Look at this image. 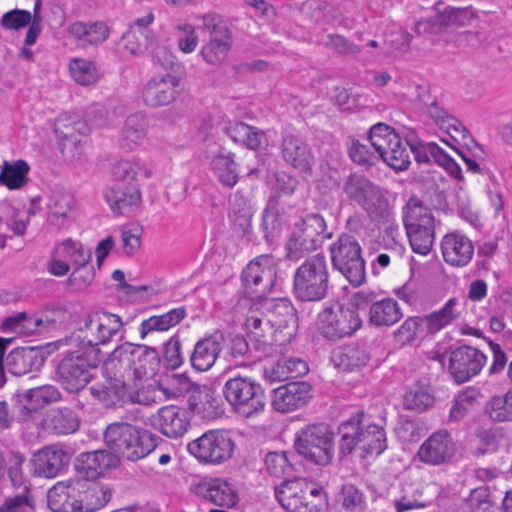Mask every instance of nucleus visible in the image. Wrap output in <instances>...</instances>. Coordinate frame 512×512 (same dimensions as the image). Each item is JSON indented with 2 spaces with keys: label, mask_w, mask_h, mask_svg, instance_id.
Instances as JSON below:
<instances>
[{
  "label": "nucleus",
  "mask_w": 512,
  "mask_h": 512,
  "mask_svg": "<svg viewBox=\"0 0 512 512\" xmlns=\"http://www.w3.org/2000/svg\"><path fill=\"white\" fill-rule=\"evenodd\" d=\"M149 177V172L136 162L118 161L112 169V184L104 190V199L111 210L128 215L139 207L142 197L138 175Z\"/></svg>",
  "instance_id": "obj_1"
},
{
  "label": "nucleus",
  "mask_w": 512,
  "mask_h": 512,
  "mask_svg": "<svg viewBox=\"0 0 512 512\" xmlns=\"http://www.w3.org/2000/svg\"><path fill=\"white\" fill-rule=\"evenodd\" d=\"M340 434L339 456L344 458L356 448L361 450L363 458L378 456L387 448V438L384 428L377 424H366L364 413L342 422L338 427Z\"/></svg>",
  "instance_id": "obj_2"
},
{
  "label": "nucleus",
  "mask_w": 512,
  "mask_h": 512,
  "mask_svg": "<svg viewBox=\"0 0 512 512\" xmlns=\"http://www.w3.org/2000/svg\"><path fill=\"white\" fill-rule=\"evenodd\" d=\"M157 440L151 432L126 422L111 423L104 431V441L112 453L132 462L154 451Z\"/></svg>",
  "instance_id": "obj_3"
},
{
  "label": "nucleus",
  "mask_w": 512,
  "mask_h": 512,
  "mask_svg": "<svg viewBox=\"0 0 512 512\" xmlns=\"http://www.w3.org/2000/svg\"><path fill=\"white\" fill-rule=\"evenodd\" d=\"M121 326L122 322L118 315L85 313L78 317L71 340L76 343V349L85 353L93 352L102 362L99 346L110 342Z\"/></svg>",
  "instance_id": "obj_4"
},
{
  "label": "nucleus",
  "mask_w": 512,
  "mask_h": 512,
  "mask_svg": "<svg viewBox=\"0 0 512 512\" xmlns=\"http://www.w3.org/2000/svg\"><path fill=\"white\" fill-rule=\"evenodd\" d=\"M342 190L347 199L360 206L372 221L389 222L391 207L383 189L366 176L352 173L345 178Z\"/></svg>",
  "instance_id": "obj_5"
},
{
  "label": "nucleus",
  "mask_w": 512,
  "mask_h": 512,
  "mask_svg": "<svg viewBox=\"0 0 512 512\" xmlns=\"http://www.w3.org/2000/svg\"><path fill=\"white\" fill-rule=\"evenodd\" d=\"M329 288V269L326 257L315 254L306 258L296 269L293 279V292L302 302L324 299Z\"/></svg>",
  "instance_id": "obj_6"
},
{
  "label": "nucleus",
  "mask_w": 512,
  "mask_h": 512,
  "mask_svg": "<svg viewBox=\"0 0 512 512\" xmlns=\"http://www.w3.org/2000/svg\"><path fill=\"white\" fill-rule=\"evenodd\" d=\"M275 497L287 512H322L326 503L323 488L305 478L283 481L275 487Z\"/></svg>",
  "instance_id": "obj_7"
},
{
  "label": "nucleus",
  "mask_w": 512,
  "mask_h": 512,
  "mask_svg": "<svg viewBox=\"0 0 512 512\" xmlns=\"http://www.w3.org/2000/svg\"><path fill=\"white\" fill-rule=\"evenodd\" d=\"M101 361L93 352L78 349L65 352L55 367L54 380L66 391L78 393L92 380V370Z\"/></svg>",
  "instance_id": "obj_8"
},
{
  "label": "nucleus",
  "mask_w": 512,
  "mask_h": 512,
  "mask_svg": "<svg viewBox=\"0 0 512 512\" xmlns=\"http://www.w3.org/2000/svg\"><path fill=\"white\" fill-rule=\"evenodd\" d=\"M294 447L308 461L327 466L335 453L334 432L326 423L308 424L296 433Z\"/></svg>",
  "instance_id": "obj_9"
},
{
  "label": "nucleus",
  "mask_w": 512,
  "mask_h": 512,
  "mask_svg": "<svg viewBox=\"0 0 512 512\" xmlns=\"http://www.w3.org/2000/svg\"><path fill=\"white\" fill-rule=\"evenodd\" d=\"M403 222L412 250L427 255L434 243L435 222L431 210L417 197L403 207Z\"/></svg>",
  "instance_id": "obj_10"
},
{
  "label": "nucleus",
  "mask_w": 512,
  "mask_h": 512,
  "mask_svg": "<svg viewBox=\"0 0 512 512\" xmlns=\"http://www.w3.org/2000/svg\"><path fill=\"white\" fill-rule=\"evenodd\" d=\"M222 392L232 409L243 417L258 415L265 409L264 389L250 377L235 376L227 379Z\"/></svg>",
  "instance_id": "obj_11"
},
{
  "label": "nucleus",
  "mask_w": 512,
  "mask_h": 512,
  "mask_svg": "<svg viewBox=\"0 0 512 512\" xmlns=\"http://www.w3.org/2000/svg\"><path fill=\"white\" fill-rule=\"evenodd\" d=\"M369 141L375 152L392 169H408L411 163L408 142H403L390 126L384 123L372 126L369 130Z\"/></svg>",
  "instance_id": "obj_12"
},
{
  "label": "nucleus",
  "mask_w": 512,
  "mask_h": 512,
  "mask_svg": "<svg viewBox=\"0 0 512 512\" xmlns=\"http://www.w3.org/2000/svg\"><path fill=\"white\" fill-rule=\"evenodd\" d=\"M235 447L230 431L214 429L191 441L187 449L200 463L220 465L232 458Z\"/></svg>",
  "instance_id": "obj_13"
},
{
  "label": "nucleus",
  "mask_w": 512,
  "mask_h": 512,
  "mask_svg": "<svg viewBox=\"0 0 512 512\" xmlns=\"http://www.w3.org/2000/svg\"><path fill=\"white\" fill-rule=\"evenodd\" d=\"M331 259L335 269L341 272L354 286L365 279V263L361 256L358 241L349 234H342L330 247Z\"/></svg>",
  "instance_id": "obj_14"
},
{
  "label": "nucleus",
  "mask_w": 512,
  "mask_h": 512,
  "mask_svg": "<svg viewBox=\"0 0 512 512\" xmlns=\"http://www.w3.org/2000/svg\"><path fill=\"white\" fill-rule=\"evenodd\" d=\"M297 184V180L289 175L280 174L276 177L277 194L269 198L262 219L264 237L268 243L274 242L282 227L286 224L284 203L279 193L291 195L295 191Z\"/></svg>",
  "instance_id": "obj_15"
},
{
  "label": "nucleus",
  "mask_w": 512,
  "mask_h": 512,
  "mask_svg": "<svg viewBox=\"0 0 512 512\" xmlns=\"http://www.w3.org/2000/svg\"><path fill=\"white\" fill-rule=\"evenodd\" d=\"M361 319L354 309L336 307L325 308L318 315V328L323 337L337 341L351 336L361 327Z\"/></svg>",
  "instance_id": "obj_16"
},
{
  "label": "nucleus",
  "mask_w": 512,
  "mask_h": 512,
  "mask_svg": "<svg viewBox=\"0 0 512 512\" xmlns=\"http://www.w3.org/2000/svg\"><path fill=\"white\" fill-rule=\"evenodd\" d=\"M241 280L248 293L259 298L265 296L276 281L275 258L270 254L256 257L243 270Z\"/></svg>",
  "instance_id": "obj_17"
},
{
  "label": "nucleus",
  "mask_w": 512,
  "mask_h": 512,
  "mask_svg": "<svg viewBox=\"0 0 512 512\" xmlns=\"http://www.w3.org/2000/svg\"><path fill=\"white\" fill-rule=\"evenodd\" d=\"M256 305L265 317H268V321L274 325L283 341L290 342L294 338L298 329V317L290 300L264 298Z\"/></svg>",
  "instance_id": "obj_18"
},
{
  "label": "nucleus",
  "mask_w": 512,
  "mask_h": 512,
  "mask_svg": "<svg viewBox=\"0 0 512 512\" xmlns=\"http://www.w3.org/2000/svg\"><path fill=\"white\" fill-rule=\"evenodd\" d=\"M245 326L249 339L254 343L257 350L270 354L274 346H282L283 341L274 325L268 321L263 312L254 304L246 317Z\"/></svg>",
  "instance_id": "obj_19"
},
{
  "label": "nucleus",
  "mask_w": 512,
  "mask_h": 512,
  "mask_svg": "<svg viewBox=\"0 0 512 512\" xmlns=\"http://www.w3.org/2000/svg\"><path fill=\"white\" fill-rule=\"evenodd\" d=\"M91 250L79 241L67 238L58 243L51 255L47 269L54 276H64L70 270V265H83L90 262Z\"/></svg>",
  "instance_id": "obj_20"
},
{
  "label": "nucleus",
  "mask_w": 512,
  "mask_h": 512,
  "mask_svg": "<svg viewBox=\"0 0 512 512\" xmlns=\"http://www.w3.org/2000/svg\"><path fill=\"white\" fill-rule=\"evenodd\" d=\"M487 357L479 349L469 345L455 348L450 353L449 372L455 382L461 384L478 375Z\"/></svg>",
  "instance_id": "obj_21"
},
{
  "label": "nucleus",
  "mask_w": 512,
  "mask_h": 512,
  "mask_svg": "<svg viewBox=\"0 0 512 512\" xmlns=\"http://www.w3.org/2000/svg\"><path fill=\"white\" fill-rule=\"evenodd\" d=\"M457 446L445 429L432 433L419 447L417 456L425 464L440 466L452 462Z\"/></svg>",
  "instance_id": "obj_22"
},
{
  "label": "nucleus",
  "mask_w": 512,
  "mask_h": 512,
  "mask_svg": "<svg viewBox=\"0 0 512 512\" xmlns=\"http://www.w3.org/2000/svg\"><path fill=\"white\" fill-rule=\"evenodd\" d=\"M179 85L180 78L173 73L154 75L143 87V101L150 107L169 105L177 98Z\"/></svg>",
  "instance_id": "obj_23"
},
{
  "label": "nucleus",
  "mask_w": 512,
  "mask_h": 512,
  "mask_svg": "<svg viewBox=\"0 0 512 512\" xmlns=\"http://www.w3.org/2000/svg\"><path fill=\"white\" fill-rule=\"evenodd\" d=\"M84 479L58 482L47 493L48 507L53 512H81L80 492Z\"/></svg>",
  "instance_id": "obj_24"
},
{
  "label": "nucleus",
  "mask_w": 512,
  "mask_h": 512,
  "mask_svg": "<svg viewBox=\"0 0 512 512\" xmlns=\"http://www.w3.org/2000/svg\"><path fill=\"white\" fill-rule=\"evenodd\" d=\"M70 456L58 445H48L36 451L31 459L34 474L44 478L57 477L69 464Z\"/></svg>",
  "instance_id": "obj_25"
},
{
  "label": "nucleus",
  "mask_w": 512,
  "mask_h": 512,
  "mask_svg": "<svg viewBox=\"0 0 512 512\" xmlns=\"http://www.w3.org/2000/svg\"><path fill=\"white\" fill-rule=\"evenodd\" d=\"M312 397V388L307 382H290L273 390L272 406L281 413L299 409Z\"/></svg>",
  "instance_id": "obj_26"
},
{
  "label": "nucleus",
  "mask_w": 512,
  "mask_h": 512,
  "mask_svg": "<svg viewBox=\"0 0 512 512\" xmlns=\"http://www.w3.org/2000/svg\"><path fill=\"white\" fill-rule=\"evenodd\" d=\"M282 159L293 168L310 175L314 165V156L309 145L300 137L287 134L280 143Z\"/></svg>",
  "instance_id": "obj_27"
},
{
  "label": "nucleus",
  "mask_w": 512,
  "mask_h": 512,
  "mask_svg": "<svg viewBox=\"0 0 512 512\" xmlns=\"http://www.w3.org/2000/svg\"><path fill=\"white\" fill-rule=\"evenodd\" d=\"M153 426L169 438L182 437L188 430L190 419L185 408L168 405L152 417Z\"/></svg>",
  "instance_id": "obj_28"
},
{
  "label": "nucleus",
  "mask_w": 512,
  "mask_h": 512,
  "mask_svg": "<svg viewBox=\"0 0 512 512\" xmlns=\"http://www.w3.org/2000/svg\"><path fill=\"white\" fill-rule=\"evenodd\" d=\"M444 261L453 267H464L470 263L474 254L472 241L457 231L446 234L441 241Z\"/></svg>",
  "instance_id": "obj_29"
},
{
  "label": "nucleus",
  "mask_w": 512,
  "mask_h": 512,
  "mask_svg": "<svg viewBox=\"0 0 512 512\" xmlns=\"http://www.w3.org/2000/svg\"><path fill=\"white\" fill-rule=\"evenodd\" d=\"M224 341V335L219 331L197 341L190 356L192 367L201 372L212 368L219 357Z\"/></svg>",
  "instance_id": "obj_30"
},
{
  "label": "nucleus",
  "mask_w": 512,
  "mask_h": 512,
  "mask_svg": "<svg viewBox=\"0 0 512 512\" xmlns=\"http://www.w3.org/2000/svg\"><path fill=\"white\" fill-rule=\"evenodd\" d=\"M132 344L125 343L115 348L104 363V371L109 378L123 379L131 384L135 381Z\"/></svg>",
  "instance_id": "obj_31"
},
{
  "label": "nucleus",
  "mask_w": 512,
  "mask_h": 512,
  "mask_svg": "<svg viewBox=\"0 0 512 512\" xmlns=\"http://www.w3.org/2000/svg\"><path fill=\"white\" fill-rule=\"evenodd\" d=\"M45 361L42 352L36 347H21L12 350L5 358V368L15 376H22L39 370Z\"/></svg>",
  "instance_id": "obj_32"
},
{
  "label": "nucleus",
  "mask_w": 512,
  "mask_h": 512,
  "mask_svg": "<svg viewBox=\"0 0 512 512\" xmlns=\"http://www.w3.org/2000/svg\"><path fill=\"white\" fill-rule=\"evenodd\" d=\"M197 494L212 504L224 508H232L238 501L237 492L232 485L220 478L199 484Z\"/></svg>",
  "instance_id": "obj_33"
},
{
  "label": "nucleus",
  "mask_w": 512,
  "mask_h": 512,
  "mask_svg": "<svg viewBox=\"0 0 512 512\" xmlns=\"http://www.w3.org/2000/svg\"><path fill=\"white\" fill-rule=\"evenodd\" d=\"M118 461L116 455L106 450L83 452L77 458V469L84 472L87 478H97L116 467Z\"/></svg>",
  "instance_id": "obj_34"
},
{
  "label": "nucleus",
  "mask_w": 512,
  "mask_h": 512,
  "mask_svg": "<svg viewBox=\"0 0 512 512\" xmlns=\"http://www.w3.org/2000/svg\"><path fill=\"white\" fill-rule=\"evenodd\" d=\"M41 424L45 431L53 435H68L79 429L80 419L71 408L62 407L49 411Z\"/></svg>",
  "instance_id": "obj_35"
},
{
  "label": "nucleus",
  "mask_w": 512,
  "mask_h": 512,
  "mask_svg": "<svg viewBox=\"0 0 512 512\" xmlns=\"http://www.w3.org/2000/svg\"><path fill=\"white\" fill-rule=\"evenodd\" d=\"M68 32L83 47L98 46L105 42L110 34L108 26L102 21L74 22L68 27Z\"/></svg>",
  "instance_id": "obj_36"
},
{
  "label": "nucleus",
  "mask_w": 512,
  "mask_h": 512,
  "mask_svg": "<svg viewBox=\"0 0 512 512\" xmlns=\"http://www.w3.org/2000/svg\"><path fill=\"white\" fill-rule=\"evenodd\" d=\"M135 380L153 377L160 365L158 351L147 345L132 344Z\"/></svg>",
  "instance_id": "obj_37"
},
{
  "label": "nucleus",
  "mask_w": 512,
  "mask_h": 512,
  "mask_svg": "<svg viewBox=\"0 0 512 512\" xmlns=\"http://www.w3.org/2000/svg\"><path fill=\"white\" fill-rule=\"evenodd\" d=\"M458 305L457 298H451L439 310L421 317L425 332L435 334L456 321L461 314Z\"/></svg>",
  "instance_id": "obj_38"
},
{
  "label": "nucleus",
  "mask_w": 512,
  "mask_h": 512,
  "mask_svg": "<svg viewBox=\"0 0 512 512\" xmlns=\"http://www.w3.org/2000/svg\"><path fill=\"white\" fill-rule=\"evenodd\" d=\"M402 317L398 302L392 298L373 302L369 308V321L375 327H390Z\"/></svg>",
  "instance_id": "obj_39"
},
{
  "label": "nucleus",
  "mask_w": 512,
  "mask_h": 512,
  "mask_svg": "<svg viewBox=\"0 0 512 512\" xmlns=\"http://www.w3.org/2000/svg\"><path fill=\"white\" fill-rule=\"evenodd\" d=\"M128 386L131 384L123 379L109 378L105 384L93 385L89 388L91 395L105 406H114L118 402H126Z\"/></svg>",
  "instance_id": "obj_40"
},
{
  "label": "nucleus",
  "mask_w": 512,
  "mask_h": 512,
  "mask_svg": "<svg viewBox=\"0 0 512 512\" xmlns=\"http://www.w3.org/2000/svg\"><path fill=\"white\" fill-rule=\"evenodd\" d=\"M210 164L214 176L223 186L232 188L237 184L239 180L237 164L231 152L220 149L212 157Z\"/></svg>",
  "instance_id": "obj_41"
},
{
  "label": "nucleus",
  "mask_w": 512,
  "mask_h": 512,
  "mask_svg": "<svg viewBox=\"0 0 512 512\" xmlns=\"http://www.w3.org/2000/svg\"><path fill=\"white\" fill-rule=\"evenodd\" d=\"M308 371L306 361L300 358H281L265 369V375L272 381H285L304 376Z\"/></svg>",
  "instance_id": "obj_42"
},
{
  "label": "nucleus",
  "mask_w": 512,
  "mask_h": 512,
  "mask_svg": "<svg viewBox=\"0 0 512 512\" xmlns=\"http://www.w3.org/2000/svg\"><path fill=\"white\" fill-rule=\"evenodd\" d=\"M370 356L366 350L359 346H346L334 352L332 361L335 366L344 372L359 371L367 365Z\"/></svg>",
  "instance_id": "obj_43"
},
{
  "label": "nucleus",
  "mask_w": 512,
  "mask_h": 512,
  "mask_svg": "<svg viewBox=\"0 0 512 512\" xmlns=\"http://www.w3.org/2000/svg\"><path fill=\"white\" fill-rule=\"evenodd\" d=\"M230 204V219L234 230L242 235L248 234L251 230V220L253 216V208L249 199L237 191L231 197Z\"/></svg>",
  "instance_id": "obj_44"
},
{
  "label": "nucleus",
  "mask_w": 512,
  "mask_h": 512,
  "mask_svg": "<svg viewBox=\"0 0 512 512\" xmlns=\"http://www.w3.org/2000/svg\"><path fill=\"white\" fill-rule=\"evenodd\" d=\"M148 121L142 112L129 115L124 123L121 134V145L127 149H133L146 138Z\"/></svg>",
  "instance_id": "obj_45"
},
{
  "label": "nucleus",
  "mask_w": 512,
  "mask_h": 512,
  "mask_svg": "<svg viewBox=\"0 0 512 512\" xmlns=\"http://www.w3.org/2000/svg\"><path fill=\"white\" fill-rule=\"evenodd\" d=\"M225 132L235 143L252 150L258 149L266 140L265 134L261 130L243 122L230 123L225 128Z\"/></svg>",
  "instance_id": "obj_46"
},
{
  "label": "nucleus",
  "mask_w": 512,
  "mask_h": 512,
  "mask_svg": "<svg viewBox=\"0 0 512 512\" xmlns=\"http://www.w3.org/2000/svg\"><path fill=\"white\" fill-rule=\"evenodd\" d=\"M427 113L435 124L449 134L452 139L457 140L459 137H466L467 130L460 121L440 107L436 101L427 106Z\"/></svg>",
  "instance_id": "obj_47"
},
{
  "label": "nucleus",
  "mask_w": 512,
  "mask_h": 512,
  "mask_svg": "<svg viewBox=\"0 0 512 512\" xmlns=\"http://www.w3.org/2000/svg\"><path fill=\"white\" fill-rule=\"evenodd\" d=\"M85 480L80 492L81 512H91L105 506L111 499V491L104 486Z\"/></svg>",
  "instance_id": "obj_48"
},
{
  "label": "nucleus",
  "mask_w": 512,
  "mask_h": 512,
  "mask_svg": "<svg viewBox=\"0 0 512 512\" xmlns=\"http://www.w3.org/2000/svg\"><path fill=\"white\" fill-rule=\"evenodd\" d=\"M339 501L345 512H367V497L362 489L353 483L342 485Z\"/></svg>",
  "instance_id": "obj_49"
},
{
  "label": "nucleus",
  "mask_w": 512,
  "mask_h": 512,
  "mask_svg": "<svg viewBox=\"0 0 512 512\" xmlns=\"http://www.w3.org/2000/svg\"><path fill=\"white\" fill-rule=\"evenodd\" d=\"M69 72L73 80L83 86L95 84L100 73L94 62L83 59L73 58L69 62Z\"/></svg>",
  "instance_id": "obj_50"
},
{
  "label": "nucleus",
  "mask_w": 512,
  "mask_h": 512,
  "mask_svg": "<svg viewBox=\"0 0 512 512\" xmlns=\"http://www.w3.org/2000/svg\"><path fill=\"white\" fill-rule=\"evenodd\" d=\"M87 130L86 123L77 116L62 115L55 123V133L58 136L59 143L71 139H83Z\"/></svg>",
  "instance_id": "obj_51"
},
{
  "label": "nucleus",
  "mask_w": 512,
  "mask_h": 512,
  "mask_svg": "<svg viewBox=\"0 0 512 512\" xmlns=\"http://www.w3.org/2000/svg\"><path fill=\"white\" fill-rule=\"evenodd\" d=\"M434 404V397L427 386L415 383L404 395V407L417 413L424 412Z\"/></svg>",
  "instance_id": "obj_52"
},
{
  "label": "nucleus",
  "mask_w": 512,
  "mask_h": 512,
  "mask_svg": "<svg viewBox=\"0 0 512 512\" xmlns=\"http://www.w3.org/2000/svg\"><path fill=\"white\" fill-rule=\"evenodd\" d=\"M28 172L29 166L24 160L5 163L0 172V183L11 190L19 189L26 184Z\"/></svg>",
  "instance_id": "obj_53"
},
{
  "label": "nucleus",
  "mask_w": 512,
  "mask_h": 512,
  "mask_svg": "<svg viewBox=\"0 0 512 512\" xmlns=\"http://www.w3.org/2000/svg\"><path fill=\"white\" fill-rule=\"evenodd\" d=\"M75 205L74 197L65 191L54 192L49 204V220L53 224H60L72 212Z\"/></svg>",
  "instance_id": "obj_54"
},
{
  "label": "nucleus",
  "mask_w": 512,
  "mask_h": 512,
  "mask_svg": "<svg viewBox=\"0 0 512 512\" xmlns=\"http://www.w3.org/2000/svg\"><path fill=\"white\" fill-rule=\"evenodd\" d=\"M395 512H410L426 506L421 493L412 485H402L401 494L393 499Z\"/></svg>",
  "instance_id": "obj_55"
},
{
  "label": "nucleus",
  "mask_w": 512,
  "mask_h": 512,
  "mask_svg": "<svg viewBox=\"0 0 512 512\" xmlns=\"http://www.w3.org/2000/svg\"><path fill=\"white\" fill-rule=\"evenodd\" d=\"M230 47L231 41L227 34L220 39L214 36L209 43L202 48L201 54L207 63L218 64L225 60Z\"/></svg>",
  "instance_id": "obj_56"
},
{
  "label": "nucleus",
  "mask_w": 512,
  "mask_h": 512,
  "mask_svg": "<svg viewBox=\"0 0 512 512\" xmlns=\"http://www.w3.org/2000/svg\"><path fill=\"white\" fill-rule=\"evenodd\" d=\"M299 231L311 240H316L319 246L325 238L331 237L330 233H326V222L324 218L316 213L306 215L302 220V226Z\"/></svg>",
  "instance_id": "obj_57"
},
{
  "label": "nucleus",
  "mask_w": 512,
  "mask_h": 512,
  "mask_svg": "<svg viewBox=\"0 0 512 512\" xmlns=\"http://www.w3.org/2000/svg\"><path fill=\"white\" fill-rule=\"evenodd\" d=\"M143 227L136 222L127 223L121 228L123 252L127 256L136 254L141 247Z\"/></svg>",
  "instance_id": "obj_58"
},
{
  "label": "nucleus",
  "mask_w": 512,
  "mask_h": 512,
  "mask_svg": "<svg viewBox=\"0 0 512 512\" xmlns=\"http://www.w3.org/2000/svg\"><path fill=\"white\" fill-rule=\"evenodd\" d=\"M421 332H425L422 318L412 316L408 317L400 327L393 332V338L396 343L406 345L412 343Z\"/></svg>",
  "instance_id": "obj_59"
},
{
  "label": "nucleus",
  "mask_w": 512,
  "mask_h": 512,
  "mask_svg": "<svg viewBox=\"0 0 512 512\" xmlns=\"http://www.w3.org/2000/svg\"><path fill=\"white\" fill-rule=\"evenodd\" d=\"M62 395L59 389L53 385H43L27 390L23 399L26 402H35L42 408L45 405L61 400Z\"/></svg>",
  "instance_id": "obj_60"
},
{
  "label": "nucleus",
  "mask_w": 512,
  "mask_h": 512,
  "mask_svg": "<svg viewBox=\"0 0 512 512\" xmlns=\"http://www.w3.org/2000/svg\"><path fill=\"white\" fill-rule=\"evenodd\" d=\"M487 412L493 421H512V393L493 397L488 403Z\"/></svg>",
  "instance_id": "obj_61"
},
{
  "label": "nucleus",
  "mask_w": 512,
  "mask_h": 512,
  "mask_svg": "<svg viewBox=\"0 0 512 512\" xmlns=\"http://www.w3.org/2000/svg\"><path fill=\"white\" fill-rule=\"evenodd\" d=\"M323 45L345 57L355 58L361 52V48L358 45L340 34H328L323 40Z\"/></svg>",
  "instance_id": "obj_62"
},
{
  "label": "nucleus",
  "mask_w": 512,
  "mask_h": 512,
  "mask_svg": "<svg viewBox=\"0 0 512 512\" xmlns=\"http://www.w3.org/2000/svg\"><path fill=\"white\" fill-rule=\"evenodd\" d=\"M318 246L316 240H311L300 231H297L292 234L287 243V255L291 260H298L305 253L315 250Z\"/></svg>",
  "instance_id": "obj_63"
},
{
  "label": "nucleus",
  "mask_w": 512,
  "mask_h": 512,
  "mask_svg": "<svg viewBox=\"0 0 512 512\" xmlns=\"http://www.w3.org/2000/svg\"><path fill=\"white\" fill-rule=\"evenodd\" d=\"M468 512H488L493 505L491 492L487 486L473 489L465 501Z\"/></svg>",
  "instance_id": "obj_64"
}]
</instances>
